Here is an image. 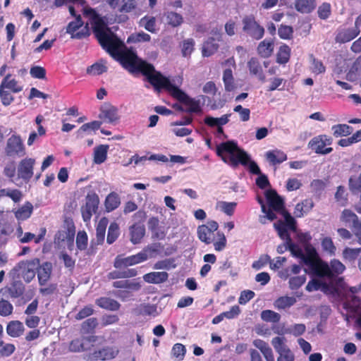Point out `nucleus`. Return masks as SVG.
<instances>
[{"mask_svg": "<svg viewBox=\"0 0 361 361\" xmlns=\"http://www.w3.org/2000/svg\"><path fill=\"white\" fill-rule=\"evenodd\" d=\"M216 153L221 160L233 168L239 164L247 166L249 164V171L255 175L262 174L261 170L255 161L250 160L249 154L242 148L239 147L235 140L223 142L218 145Z\"/></svg>", "mask_w": 361, "mask_h": 361, "instance_id": "1", "label": "nucleus"}, {"mask_svg": "<svg viewBox=\"0 0 361 361\" xmlns=\"http://www.w3.org/2000/svg\"><path fill=\"white\" fill-rule=\"evenodd\" d=\"M83 16L87 18L93 34L104 49L117 43L119 39L109 27L106 16H102L94 8L87 7L83 8Z\"/></svg>", "mask_w": 361, "mask_h": 361, "instance_id": "2", "label": "nucleus"}, {"mask_svg": "<svg viewBox=\"0 0 361 361\" xmlns=\"http://www.w3.org/2000/svg\"><path fill=\"white\" fill-rule=\"evenodd\" d=\"M116 42L106 49L114 59L131 73L147 72V68H150L149 63L138 58L133 51L128 49L120 39Z\"/></svg>", "mask_w": 361, "mask_h": 361, "instance_id": "3", "label": "nucleus"}, {"mask_svg": "<svg viewBox=\"0 0 361 361\" xmlns=\"http://www.w3.org/2000/svg\"><path fill=\"white\" fill-rule=\"evenodd\" d=\"M112 286L115 288L120 289L114 292L115 296L126 301L133 297V291L139 290L141 285L139 282L130 280H120L113 282Z\"/></svg>", "mask_w": 361, "mask_h": 361, "instance_id": "4", "label": "nucleus"}, {"mask_svg": "<svg viewBox=\"0 0 361 361\" xmlns=\"http://www.w3.org/2000/svg\"><path fill=\"white\" fill-rule=\"evenodd\" d=\"M243 31L255 40H259L264 35V28L256 20L253 15L245 16L242 20Z\"/></svg>", "mask_w": 361, "mask_h": 361, "instance_id": "5", "label": "nucleus"}, {"mask_svg": "<svg viewBox=\"0 0 361 361\" xmlns=\"http://www.w3.org/2000/svg\"><path fill=\"white\" fill-rule=\"evenodd\" d=\"M149 68L147 72H142V74L147 77V81L157 90L164 89L167 91L171 82L170 80L163 75L161 72L155 70L154 66L149 63Z\"/></svg>", "mask_w": 361, "mask_h": 361, "instance_id": "6", "label": "nucleus"}, {"mask_svg": "<svg viewBox=\"0 0 361 361\" xmlns=\"http://www.w3.org/2000/svg\"><path fill=\"white\" fill-rule=\"evenodd\" d=\"M80 15H78L74 20L70 22L66 27V32L71 35L72 39H81L90 36L89 23L85 26Z\"/></svg>", "mask_w": 361, "mask_h": 361, "instance_id": "7", "label": "nucleus"}, {"mask_svg": "<svg viewBox=\"0 0 361 361\" xmlns=\"http://www.w3.org/2000/svg\"><path fill=\"white\" fill-rule=\"evenodd\" d=\"M148 259V255L146 250L124 257L121 255L116 257L114 261V267L117 269H121L128 267L133 266L146 261Z\"/></svg>", "mask_w": 361, "mask_h": 361, "instance_id": "8", "label": "nucleus"}, {"mask_svg": "<svg viewBox=\"0 0 361 361\" xmlns=\"http://www.w3.org/2000/svg\"><path fill=\"white\" fill-rule=\"evenodd\" d=\"M99 199L95 192L87 193L85 204L81 207V214L85 222H90L92 214L97 212Z\"/></svg>", "mask_w": 361, "mask_h": 361, "instance_id": "9", "label": "nucleus"}, {"mask_svg": "<svg viewBox=\"0 0 361 361\" xmlns=\"http://www.w3.org/2000/svg\"><path fill=\"white\" fill-rule=\"evenodd\" d=\"M219 228V224L215 221H209L207 224H202L197 228V236L200 240L205 244H211L214 240V232Z\"/></svg>", "mask_w": 361, "mask_h": 361, "instance_id": "10", "label": "nucleus"}, {"mask_svg": "<svg viewBox=\"0 0 361 361\" xmlns=\"http://www.w3.org/2000/svg\"><path fill=\"white\" fill-rule=\"evenodd\" d=\"M5 153L8 157H23L25 154V147L19 135H12L7 140Z\"/></svg>", "mask_w": 361, "mask_h": 361, "instance_id": "11", "label": "nucleus"}, {"mask_svg": "<svg viewBox=\"0 0 361 361\" xmlns=\"http://www.w3.org/2000/svg\"><path fill=\"white\" fill-rule=\"evenodd\" d=\"M39 264V260L37 258L30 261H21L18 263V266L21 271L22 277L26 283H30L35 278Z\"/></svg>", "mask_w": 361, "mask_h": 361, "instance_id": "12", "label": "nucleus"}, {"mask_svg": "<svg viewBox=\"0 0 361 361\" xmlns=\"http://www.w3.org/2000/svg\"><path fill=\"white\" fill-rule=\"evenodd\" d=\"M35 163V159L32 158L26 157L22 159L18 166V178L28 183L33 176Z\"/></svg>", "mask_w": 361, "mask_h": 361, "instance_id": "13", "label": "nucleus"}, {"mask_svg": "<svg viewBox=\"0 0 361 361\" xmlns=\"http://www.w3.org/2000/svg\"><path fill=\"white\" fill-rule=\"evenodd\" d=\"M360 26L361 25H356L355 20L354 27L338 30L335 37L336 42L340 44H344L352 41L360 35Z\"/></svg>", "mask_w": 361, "mask_h": 361, "instance_id": "14", "label": "nucleus"}, {"mask_svg": "<svg viewBox=\"0 0 361 361\" xmlns=\"http://www.w3.org/2000/svg\"><path fill=\"white\" fill-rule=\"evenodd\" d=\"M265 197L269 208L279 213H281L286 209L283 199L278 195L275 190L269 189L267 190L265 192Z\"/></svg>", "mask_w": 361, "mask_h": 361, "instance_id": "15", "label": "nucleus"}, {"mask_svg": "<svg viewBox=\"0 0 361 361\" xmlns=\"http://www.w3.org/2000/svg\"><path fill=\"white\" fill-rule=\"evenodd\" d=\"M118 350L113 347H104L98 350H94L92 353L87 355V360H111L118 355Z\"/></svg>", "mask_w": 361, "mask_h": 361, "instance_id": "16", "label": "nucleus"}, {"mask_svg": "<svg viewBox=\"0 0 361 361\" xmlns=\"http://www.w3.org/2000/svg\"><path fill=\"white\" fill-rule=\"evenodd\" d=\"M100 111L99 118L105 122L113 123L119 119L117 108L110 104L103 105Z\"/></svg>", "mask_w": 361, "mask_h": 361, "instance_id": "17", "label": "nucleus"}, {"mask_svg": "<svg viewBox=\"0 0 361 361\" xmlns=\"http://www.w3.org/2000/svg\"><path fill=\"white\" fill-rule=\"evenodd\" d=\"M52 272V264L46 262L37 267V279L40 286H44L51 278Z\"/></svg>", "mask_w": 361, "mask_h": 361, "instance_id": "18", "label": "nucleus"}, {"mask_svg": "<svg viewBox=\"0 0 361 361\" xmlns=\"http://www.w3.org/2000/svg\"><path fill=\"white\" fill-rule=\"evenodd\" d=\"M310 268L317 276L321 278L326 277L331 279V271H330V267L327 262L319 259L316 261Z\"/></svg>", "mask_w": 361, "mask_h": 361, "instance_id": "19", "label": "nucleus"}, {"mask_svg": "<svg viewBox=\"0 0 361 361\" xmlns=\"http://www.w3.org/2000/svg\"><path fill=\"white\" fill-rule=\"evenodd\" d=\"M274 50V42L271 39H265L260 42L257 47L258 55L264 59L270 57Z\"/></svg>", "mask_w": 361, "mask_h": 361, "instance_id": "20", "label": "nucleus"}, {"mask_svg": "<svg viewBox=\"0 0 361 361\" xmlns=\"http://www.w3.org/2000/svg\"><path fill=\"white\" fill-rule=\"evenodd\" d=\"M267 161L272 166L283 163L288 159L287 154L280 149H273L265 153Z\"/></svg>", "mask_w": 361, "mask_h": 361, "instance_id": "21", "label": "nucleus"}, {"mask_svg": "<svg viewBox=\"0 0 361 361\" xmlns=\"http://www.w3.org/2000/svg\"><path fill=\"white\" fill-rule=\"evenodd\" d=\"M130 241L135 245L140 243L145 235V228L143 224H134L129 228Z\"/></svg>", "mask_w": 361, "mask_h": 361, "instance_id": "22", "label": "nucleus"}, {"mask_svg": "<svg viewBox=\"0 0 361 361\" xmlns=\"http://www.w3.org/2000/svg\"><path fill=\"white\" fill-rule=\"evenodd\" d=\"M95 303L99 307L109 311H117L121 307L118 301L108 297H100L95 300Z\"/></svg>", "mask_w": 361, "mask_h": 361, "instance_id": "23", "label": "nucleus"}, {"mask_svg": "<svg viewBox=\"0 0 361 361\" xmlns=\"http://www.w3.org/2000/svg\"><path fill=\"white\" fill-rule=\"evenodd\" d=\"M309 146L312 149H314L317 154H328L333 151L332 147H325L324 142L320 135L313 137L310 141Z\"/></svg>", "mask_w": 361, "mask_h": 361, "instance_id": "24", "label": "nucleus"}, {"mask_svg": "<svg viewBox=\"0 0 361 361\" xmlns=\"http://www.w3.org/2000/svg\"><path fill=\"white\" fill-rule=\"evenodd\" d=\"M25 331L23 324L18 320L9 322L6 326V333L13 338L21 336Z\"/></svg>", "mask_w": 361, "mask_h": 361, "instance_id": "25", "label": "nucleus"}, {"mask_svg": "<svg viewBox=\"0 0 361 361\" xmlns=\"http://www.w3.org/2000/svg\"><path fill=\"white\" fill-rule=\"evenodd\" d=\"M169 274L166 271L150 272L143 276V279L149 283L159 284L168 280Z\"/></svg>", "mask_w": 361, "mask_h": 361, "instance_id": "26", "label": "nucleus"}, {"mask_svg": "<svg viewBox=\"0 0 361 361\" xmlns=\"http://www.w3.org/2000/svg\"><path fill=\"white\" fill-rule=\"evenodd\" d=\"M295 8L301 13H310L316 7L315 0H295Z\"/></svg>", "mask_w": 361, "mask_h": 361, "instance_id": "27", "label": "nucleus"}, {"mask_svg": "<svg viewBox=\"0 0 361 361\" xmlns=\"http://www.w3.org/2000/svg\"><path fill=\"white\" fill-rule=\"evenodd\" d=\"M1 87L10 90L13 93H18L22 91L23 87L18 84V82L11 77V74H7L1 81Z\"/></svg>", "mask_w": 361, "mask_h": 361, "instance_id": "28", "label": "nucleus"}, {"mask_svg": "<svg viewBox=\"0 0 361 361\" xmlns=\"http://www.w3.org/2000/svg\"><path fill=\"white\" fill-rule=\"evenodd\" d=\"M219 44L214 37H209L203 44L202 54L204 57H209L216 53L219 49Z\"/></svg>", "mask_w": 361, "mask_h": 361, "instance_id": "29", "label": "nucleus"}, {"mask_svg": "<svg viewBox=\"0 0 361 361\" xmlns=\"http://www.w3.org/2000/svg\"><path fill=\"white\" fill-rule=\"evenodd\" d=\"M290 54L291 49L290 47L286 44H283L279 47L276 53V63L283 65L287 63L290 60Z\"/></svg>", "mask_w": 361, "mask_h": 361, "instance_id": "30", "label": "nucleus"}, {"mask_svg": "<svg viewBox=\"0 0 361 361\" xmlns=\"http://www.w3.org/2000/svg\"><path fill=\"white\" fill-rule=\"evenodd\" d=\"M314 207L313 200L310 198L305 199L302 202L296 204L294 214L296 217H302L304 214L310 212Z\"/></svg>", "mask_w": 361, "mask_h": 361, "instance_id": "31", "label": "nucleus"}, {"mask_svg": "<svg viewBox=\"0 0 361 361\" xmlns=\"http://www.w3.org/2000/svg\"><path fill=\"white\" fill-rule=\"evenodd\" d=\"M47 233L46 228H41L39 233L36 236L34 233L30 232H26L24 233L23 236L19 239V241L21 243H27L32 240L37 244L39 243L45 237Z\"/></svg>", "mask_w": 361, "mask_h": 361, "instance_id": "32", "label": "nucleus"}, {"mask_svg": "<svg viewBox=\"0 0 361 361\" xmlns=\"http://www.w3.org/2000/svg\"><path fill=\"white\" fill-rule=\"evenodd\" d=\"M109 221L106 217L102 218L96 227V239L98 245L102 244L104 241L106 229L108 225Z\"/></svg>", "mask_w": 361, "mask_h": 361, "instance_id": "33", "label": "nucleus"}, {"mask_svg": "<svg viewBox=\"0 0 361 361\" xmlns=\"http://www.w3.org/2000/svg\"><path fill=\"white\" fill-rule=\"evenodd\" d=\"M109 147L108 145H100L94 148V162L95 164H101L106 161Z\"/></svg>", "mask_w": 361, "mask_h": 361, "instance_id": "34", "label": "nucleus"}, {"mask_svg": "<svg viewBox=\"0 0 361 361\" xmlns=\"http://www.w3.org/2000/svg\"><path fill=\"white\" fill-rule=\"evenodd\" d=\"M25 291L23 284L18 281H14L6 288V292L11 298H18L20 297Z\"/></svg>", "mask_w": 361, "mask_h": 361, "instance_id": "35", "label": "nucleus"}, {"mask_svg": "<svg viewBox=\"0 0 361 361\" xmlns=\"http://www.w3.org/2000/svg\"><path fill=\"white\" fill-rule=\"evenodd\" d=\"M120 203V197L118 194L112 192L109 193L105 199L104 205L106 210L109 212H112L118 207Z\"/></svg>", "mask_w": 361, "mask_h": 361, "instance_id": "36", "label": "nucleus"}, {"mask_svg": "<svg viewBox=\"0 0 361 361\" xmlns=\"http://www.w3.org/2000/svg\"><path fill=\"white\" fill-rule=\"evenodd\" d=\"M295 302L296 299L294 297L281 296L274 301V306L277 310H285L293 306Z\"/></svg>", "mask_w": 361, "mask_h": 361, "instance_id": "37", "label": "nucleus"}, {"mask_svg": "<svg viewBox=\"0 0 361 361\" xmlns=\"http://www.w3.org/2000/svg\"><path fill=\"white\" fill-rule=\"evenodd\" d=\"M305 252L306 254L304 255V257H302L301 259H302L305 264L309 267L315 263L316 261L321 259L314 247L312 246H307L305 247Z\"/></svg>", "mask_w": 361, "mask_h": 361, "instance_id": "38", "label": "nucleus"}, {"mask_svg": "<svg viewBox=\"0 0 361 361\" xmlns=\"http://www.w3.org/2000/svg\"><path fill=\"white\" fill-rule=\"evenodd\" d=\"M247 66L250 74L255 75H259L261 80L264 79V76L262 75V68L260 65L259 60L255 57H252L247 62Z\"/></svg>", "mask_w": 361, "mask_h": 361, "instance_id": "39", "label": "nucleus"}, {"mask_svg": "<svg viewBox=\"0 0 361 361\" xmlns=\"http://www.w3.org/2000/svg\"><path fill=\"white\" fill-rule=\"evenodd\" d=\"M32 210L33 207L32 204L27 202L15 212V216L17 219L24 221L31 216Z\"/></svg>", "mask_w": 361, "mask_h": 361, "instance_id": "40", "label": "nucleus"}, {"mask_svg": "<svg viewBox=\"0 0 361 361\" xmlns=\"http://www.w3.org/2000/svg\"><path fill=\"white\" fill-rule=\"evenodd\" d=\"M333 135L338 137L341 136H347L353 133V127L347 124H337L331 127Z\"/></svg>", "mask_w": 361, "mask_h": 361, "instance_id": "41", "label": "nucleus"}, {"mask_svg": "<svg viewBox=\"0 0 361 361\" xmlns=\"http://www.w3.org/2000/svg\"><path fill=\"white\" fill-rule=\"evenodd\" d=\"M167 91L173 97L183 104H185V101L189 98V96L185 92L172 83Z\"/></svg>", "mask_w": 361, "mask_h": 361, "instance_id": "42", "label": "nucleus"}, {"mask_svg": "<svg viewBox=\"0 0 361 361\" xmlns=\"http://www.w3.org/2000/svg\"><path fill=\"white\" fill-rule=\"evenodd\" d=\"M274 227L281 239L286 240V242H290L291 238L288 231L289 228L282 220H279L277 222L274 223Z\"/></svg>", "mask_w": 361, "mask_h": 361, "instance_id": "43", "label": "nucleus"}, {"mask_svg": "<svg viewBox=\"0 0 361 361\" xmlns=\"http://www.w3.org/2000/svg\"><path fill=\"white\" fill-rule=\"evenodd\" d=\"M165 16L167 23L173 27L180 26L183 22V16L180 14L173 11L166 12L165 13Z\"/></svg>", "mask_w": 361, "mask_h": 361, "instance_id": "44", "label": "nucleus"}, {"mask_svg": "<svg viewBox=\"0 0 361 361\" xmlns=\"http://www.w3.org/2000/svg\"><path fill=\"white\" fill-rule=\"evenodd\" d=\"M329 265L331 271V279L343 274L345 270V265L336 259H331Z\"/></svg>", "mask_w": 361, "mask_h": 361, "instance_id": "45", "label": "nucleus"}, {"mask_svg": "<svg viewBox=\"0 0 361 361\" xmlns=\"http://www.w3.org/2000/svg\"><path fill=\"white\" fill-rule=\"evenodd\" d=\"M140 25L152 33H155L156 29V18L154 16H145L140 20Z\"/></svg>", "mask_w": 361, "mask_h": 361, "instance_id": "46", "label": "nucleus"}, {"mask_svg": "<svg viewBox=\"0 0 361 361\" xmlns=\"http://www.w3.org/2000/svg\"><path fill=\"white\" fill-rule=\"evenodd\" d=\"M328 288L329 285L326 282H322L319 279H314L307 283L305 289L308 292H312L319 289H322L323 291L326 292Z\"/></svg>", "mask_w": 361, "mask_h": 361, "instance_id": "47", "label": "nucleus"}, {"mask_svg": "<svg viewBox=\"0 0 361 361\" xmlns=\"http://www.w3.org/2000/svg\"><path fill=\"white\" fill-rule=\"evenodd\" d=\"M120 234V230L118 224L116 222H112L110 224L108 229L106 242L108 244L114 243L117 238H118Z\"/></svg>", "mask_w": 361, "mask_h": 361, "instance_id": "48", "label": "nucleus"}, {"mask_svg": "<svg viewBox=\"0 0 361 361\" xmlns=\"http://www.w3.org/2000/svg\"><path fill=\"white\" fill-rule=\"evenodd\" d=\"M341 221L345 224H352L353 227L360 222L357 216L350 209H344L341 214Z\"/></svg>", "mask_w": 361, "mask_h": 361, "instance_id": "49", "label": "nucleus"}, {"mask_svg": "<svg viewBox=\"0 0 361 361\" xmlns=\"http://www.w3.org/2000/svg\"><path fill=\"white\" fill-rule=\"evenodd\" d=\"M286 338L284 336H276L272 338L271 345L278 354L289 348L286 344Z\"/></svg>", "mask_w": 361, "mask_h": 361, "instance_id": "50", "label": "nucleus"}, {"mask_svg": "<svg viewBox=\"0 0 361 361\" xmlns=\"http://www.w3.org/2000/svg\"><path fill=\"white\" fill-rule=\"evenodd\" d=\"M223 80L226 91L230 92L234 90V79L231 69L227 68L224 71Z\"/></svg>", "mask_w": 361, "mask_h": 361, "instance_id": "51", "label": "nucleus"}, {"mask_svg": "<svg viewBox=\"0 0 361 361\" xmlns=\"http://www.w3.org/2000/svg\"><path fill=\"white\" fill-rule=\"evenodd\" d=\"M261 318L266 322L277 323L281 319V315L273 310H266L261 312Z\"/></svg>", "mask_w": 361, "mask_h": 361, "instance_id": "52", "label": "nucleus"}, {"mask_svg": "<svg viewBox=\"0 0 361 361\" xmlns=\"http://www.w3.org/2000/svg\"><path fill=\"white\" fill-rule=\"evenodd\" d=\"M361 253V247L350 248L345 247L343 250V257L345 261L354 262Z\"/></svg>", "mask_w": 361, "mask_h": 361, "instance_id": "53", "label": "nucleus"}, {"mask_svg": "<svg viewBox=\"0 0 361 361\" xmlns=\"http://www.w3.org/2000/svg\"><path fill=\"white\" fill-rule=\"evenodd\" d=\"M102 125V122L99 121H94L90 123L83 124L77 131L78 136L82 137L85 132L90 130H98Z\"/></svg>", "mask_w": 361, "mask_h": 361, "instance_id": "54", "label": "nucleus"}, {"mask_svg": "<svg viewBox=\"0 0 361 361\" xmlns=\"http://www.w3.org/2000/svg\"><path fill=\"white\" fill-rule=\"evenodd\" d=\"M151 40V36L145 33L144 32H140L135 34H133L128 37L127 42H133V43H138V42H147Z\"/></svg>", "mask_w": 361, "mask_h": 361, "instance_id": "55", "label": "nucleus"}, {"mask_svg": "<svg viewBox=\"0 0 361 361\" xmlns=\"http://www.w3.org/2000/svg\"><path fill=\"white\" fill-rule=\"evenodd\" d=\"M184 104L188 106V108L185 110V112L196 114L202 112V108L200 106V102L199 100H195V99L189 97Z\"/></svg>", "mask_w": 361, "mask_h": 361, "instance_id": "56", "label": "nucleus"}, {"mask_svg": "<svg viewBox=\"0 0 361 361\" xmlns=\"http://www.w3.org/2000/svg\"><path fill=\"white\" fill-rule=\"evenodd\" d=\"M278 35L282 39H290L293 35V28L292 26L281 25L278 29Z\"/></svg>", "mask_w": 361, "mask_h": 361, "instance_id": "57", "label": "nucleus"}, {"mask_svg": "<svg viewBox=\"0 0 361 361\" xmlns=\"http://www.w3.org/2000/svg\"><path fill=\"white\" fill-rule=\"evenodd\" d=\"M195 41L192 38L185 39L181 45V52L184 57H188L191 55L194 50Z\"/></svg>", "mask_w": 361, "mask_h": 361, "instance_id": "58", "label": "nucleus"}, {"mask_svg": "<svg viewBox=\"0 0 361 361\" xmlns=\"http://www.w3.org/2000/svg\"><path fill=\"white\" fill-rule=\"evenodd\" d=\"M317 13L320 19H327L331 14V4L327 2L322 4L318 8Z\"/></svg>", "mask_w": 361, "mask_h": 361, "instance_id": "59", "label": "nucleus"}, {"mask_svg": "<svg viewBox=\"0 0 361 361\" xmlns=\"http://www.w3.org/2000/svg\"><path fill=\"white\" fill-rule=\"evenodd\" d=\"M306 275L293 276L289 279V288L291 290H297L306 281Z\"/></svg>", "mask_w": 361, "mask_h": 361, "instance_id": "60", "label": "nucleus"}, {"mask_svg": "<svg viewBox=\"0 0 361 361\" xmlns=\"http://www.w3.org/2000/svg\"><path fill=\"white\" fill-rule=\"evenodd\" d=\"M87 235L85 231H79L76 237V246L78 250H84L87 247Z\"/></svg>", "mask_w": 361, "mask_h": 361, "instance_id": "61", "label": "nucleus"}, {"mask_svg": "<svg viewBox=\"0 0 361 361\" xmlns=\"http://www.w3.org/2000/svg\"><path fill=\"white\" fill-rule=\"evenodd\" d=\"M137 0H122L119 11L121 13H130L137 8Z\"/></svg>", "mask_w": 361, "mask_h": 361, "instance_id": "62", "label": "nucleus"}, {"mask_svg": "<svg viewBox=\"0 0 361 361\" xmlns=\"http://www.w3.org/2000/svg\"><path fill=\"white\" fill-rule=\"evenodd\" d=\"M106 71V66L100 63H95L87 68V73L94 75H101Z\"/></svg>", "mask_w": 361, "mask_h": 361, "instance_id": "63", "label": "nucleus"}, {"mask_svg": "<svg viewBox=\"0 0 361 361\" xmlns=\"http://www.w3.org/2000/svg\"><path fill=\"white\" fill-rule=\"evenodd\" d=\"M284 217V224H286V226L289 228V230H291L293 231H295L296 230V221L295 219L291 216V214L285 209L281 213H280Z\"/></svg>", "mask_w": 361, "mask_h": 361, "instance_id": "64", "label": "nucleus"}]
</instances>
